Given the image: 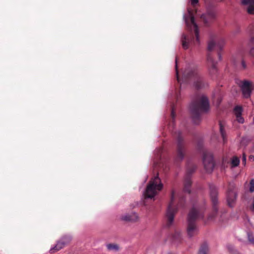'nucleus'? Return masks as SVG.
I'll return each mask as SVG.
<instances>
[{
	"mask_svg": "<svg viewBox=\"0 0 254 254\" xmlns=\"http://www.w3.org/2000/svg\"><path fill=\"white\" fill-rule=\"evenodd\" d=\"M188 11V16L184 15V19L189 34L188 35L183 34L181 38L182 46L185 50L188 49L191 44H199V31L197 25L194 21L192 12L189 9Z\"/></svg>",
	"mask_w": 254,
	"mask_h": 254,
	"instance_id": "nucleus-1",
	"label": "nucleus"
},
{
	"mask_svg": "<svg viewBox=\"0 0 254 254\" xmlns=\"http://www.w3.org/2000/svg\"><path fill=\"white\" fill-rule=\"evenodd\" d=\"M184 198L182 193L177 192L172 190L171 193V201L168 206L166 211V226L170 227L174 222L175 213L179 207H183L184 205Z\"/></svg>",
	"mask_w": 254,
	"mask_h": 254,
	"instance_id": "nucleus-2",
	"label": "nucleus"
},
{
	"mask_svg": "<svg viewBox=\"0 0 254 254\" xmlns=\"http://www.w3.org/2000/svg\"><path fill=\"white\" fill-rule=\"evenodd\" d=\"M209 104L207 98L203 95L198 96L190 106L192 121L195 124H198L201 121L202 112L209 110Z\"/></svg>",
	"mask_w": 254,
	"mask_h": 254,
	"instance_id": "nucleus-3",
	"label": "nucleus"
},
{
	"mask_svg": "<svg viewBox=\"0 0 254 254\" xmlns=\"http://www.w3.org/2000/svg\"><path fill=\"white\" fill-rule=\"evenodd\" d=\"M183 78L186 81L187 80L192 82L193 86L197 89L204 86L203 80L198 73L196 66L193 64L187 65L182 71Z\"/></svg>",
	"mask_w": 254,
	"mask_h": 254,
	"instance_id": "nucleus-4",
	"label": "nucleus"
},
{
	"mask_svg": "<svg viewBox=\"0 0 254 254\" xmlns=\"http://www.w3.org/2000/svg\"><path fill=\"white\" fill-rule=\"evenodd\" d=\"M203 217V215L200 208L197 205H193L188 216L187 233L189 238H191L197 234L198 228L196 224V220Z\"/></svg>",
	"mask_w": 254,
	"mask_h": 254,
	"instance_id": "nucleus-5",
	"label": "nucleus"
},
{
	"mask_svg": "<svg viewBox=\"0 0 254 254\" xmlns=\"http://www.w3.org/2000/svg\"><path fill=\"white\" fill-rule=\"evenodd\" d=\"M163 188V184L158 175L155 176L147 185L143 195L145 198H152Z\"/></svg>",
	"mask_w": 254,
	"mask_h": 254,
	"instance_id": "nucleus-6",
	"label": "nucleus"
},
{
	"mask_svg": "<svg viewBox=\"0 0 254 254\" xmlns=\"http://www.w3.org/2000/svg\"><path fill=\"white\" fill-rule=\"evenodd\" d=\"M215 46V42L213 39L209 41L207 46V50L209 53L207 56V62L209 73L212 77L215 76L217 73V63L213 60L212 56L210 53L214 50Z\"/></svg>",
	"mask_w": 254,
	"mask_h": 254,
	"instance_id": "nucleus-7",
	"label": "nucleus"
},
{
	"mask_svg": "<svg viewBox=\"0 0 254 254\" xmlns=\"http://www.w3.org/2000/svg\"><path fill=\"white\" fill-rule=\"evenodd\" d=\"M209 189L210 196L213 206V212L208 216V220L211 221L213 220L215 218L218 211V208L217 206L218 203L217 199L218 190L217 188L213 185H210Z\"/></svg>",
	"mask_w": 254,
	"mask_h": 254,
	"instance_id": "nucleus-8",
	"label": "nucleus"
},
{
	"mask_svg": "<svg viewBox=\"0 0 254 254\" xmlns=\"http://www.w3.org/2000/svg\"><path fill=\"white\" fill-rule=\"evenodd\" d=\"M177 140V154L175 157V161H181L183 160L186 153V148L185 144L181 136L180 131H178L176 134Z\"/></svg>",
	"mask_w": 254,
	"mask_h": 254,
	"instance_id": "nucleus-9",
	"label": "nucleus"
},
{
	"mask_svg": "<svg viewBox=\"0 0 254 254\" xmlns=\"http://www.w3.org/2000/svg\"><path fill=\"white\" fill-rule=\"evenodd\" d=\"M203 163L206 171L208 173H211L214 166L213 156L211 153L207 151L203 153Z\"/></svg>",
	"mask_w": 254,
	"mask_h": 254,
	"instance_id": "nucleus-10",
	"label": "nucleus"
},
{
	"mask_svg": "<svg viewBox=\"0 0 254 254\" xmlns=\"http://www.w3.org/2000/svg\"><path fill=\"white\" fill-rule=\"evenodd\" d=\"M237 196V193L235 190V186L234 183H230L227 193V201L228 205L232 207L234 206Z\"/></svg>",
	"mask_w": 254,
	"mask_h": 254,
	"instance_id": "nucleus-11",
	"label": "nucleus"
},
{
	"mask_svg": "<svg viewBox=\"0 0 254 254\" xmlns=\"http://www.w3.org/2000/svg\"><path fill=\"white\" fill-rule=\"evenodd\" d=\"M239 85L242 90L243 97L245 98L250 97L253 88L252 82L248 80L241 81L239 83Z\"/></svg>",
	"mask_w": 254,
	"mask_h": 254,
	"instance_id": "nucleus-12",
	"label": "nucleus"
},
{
	"mask_svg": "<svg viewBox=\"0 0 254 254\" xmlns=\"http://www.w3.org/2000/svg\"><path fill=\"white\" fill-rule=\"evenodd\" d=\"M195 169L196 167L194 165H191L187 169L184 182V191L188 193H190V187L191 184L190 175L195 170Z\"/></svg>",
	"mask_w": 254,
	"mask_h": 254,
	"instance_id": "nucleus-13",
	"label": "nucleus"
},
{
	"mask_svg": "<svg viewBox=\"0 0 254 254\" xmlns=\"http://www.w3.org/2000/svg\"><path fill=\"white\" fill-rule=\"evenodd\" d=\"M216 12L214 10H210L201 16V19L205 24H208L215 19Z\"/></svg>",
	"mask_w": 254,
	"mask_h": 254,
	"instance_id": "nucleus-14",
	"label": "nucleus"
},
{
	"mask_svg": "<svg viewBox=\"0 0 254 254\" xmlns=\"http://www.w3.org/2000/svg\"><path fill=\"white\" fill-rule=\"evenodd\" d=\"M122 219L126 221L136 222L139 220V217L137 213L132 212L122 216Z\"/></svg>",
	"mask_w": 254,
	"mask_h": 254,
	"instance_id": "nucleus-15",
	"label": "nucleus"
},
{
	"mask_svg": "<svg viewBox=\"0 0 254 254\" xmlns=\"http://www.w3.org/2000/svg\"><path fill=\"white\" fill-rule=\"evenodd\" d=\"M242 3L248 5L247 11L250 14H254V0H243Z\"/></svg>",
	"mask_w": 254,
	"mask_h": 254,
	"instance_id": "nucleus-16",
	"label": "nucleus"
},
{
	"mask_svg": "<svg viewBox=\"0 0 254 254\" xmlns=\"http://www.w3.org/2000/svg\"><path fill=\"white\" fill-rule=\"evenodd\" d=\"M242 108L240 106H236L234 108V113L236 117L237 121L240 124L244 122V119L242 117Z\"/></svg>",
	"mask_w": 254,
	"mask_h": 254,
	"instance_id": "nucleus-17",
	"label": "nucleus"
},
{
	"mask_svg": "<svg viewBox=\"0 0 254 254\" xmlns=\"http://www.w3.org/2000/svg\"><path fill=\"white\" fill-rule=\"evenodd\" d=\"M65 246V245L64 244V243L61 239L60 240L58 241V242L55 246L51 248V249L50 250V252L51 253H55V252L58 251L62 249Z\"/></svg>",
	"mask_w": 254,
	"mask_h": 254,
	"instance_id": "nucleus-18",
	"label": "nucleus"
},
{
	"mask_svg": "<svg viewBox=\"0 0 254 254\" xmlns=\"http://www.w3.org/2000/svg\"><path fill=\"white\" fill-rule=\"evenodd\" d=\"M208 246L207 244H203L200 247L199 254H208Z\"/></svg>",
	"mask_w": 254,
	"mask_h": 254,
	"instance_id": "nucleus-19",
	"label": "nucleus"
},
{
	"mask_svg": "<svg viewBox=\"0 0 254 254\" xmlns=\"http://www.w3.org/2000/svg\"><path fill=\"white\" fill-rule=\"evenodd\" d=\"M107 248L109 251H118L119 250V247L118 245L115 244H107Z\"/></svg>",
	"mask_w": 254,
	"mask_h": 254,
	"instance_id": "nucleus-20",
	"label": "nucleus"
},
{
	"mask_svg": "<svg viewBox=\"0 0 254 254\" xmlns=\"http://www.w3.org/2000/svg\"><path fill=\"white\" fill-rule=\"evenodd\" d=\"M71 240L72 237L69 235H65L61 238V240L64 243L65 245L69 244Z\"/></svg>",
	"mask_w": 254,
	"mask_h": 254,
	"instance_id": "nucleus-21",
	"label": "nucleus"
},
{
	"mask_svg": "<svg viewBox=\"0 0 254 254\" xmlns=\"http://www.w3.org/2000/svg\"><path fill=\"white\" fill-rule=\"evenodd\" d=\"M219 129H220V133L221 134V136L223 140V142H224V143H225L226 141V133L225 132V131L224 130L223 127L221 122L219 123Z\"/></svg>",
	"mask_w": 254,
	"mask_h": 254,
	"instance_id": "nucleus-22",
	"label": "nucleus"
},
{
	"mask_svg": "<svg viewBox=\"0 0 254 254\" xmlns=\"http://www.w3.org/2000/svg\"><path fill=\"white\" fill-rule=\"evenodd\" d=\"M239 163L240 160L238 157L234 156L232 158L231 160V165L233 167L238 166L239 165Z\"/></svg>",
	"mask_w": 254,
	"mask_h": 254,
	"instance_id": "nucleus-23",
	"label": "nucleus"
},
{
	"mask_svg": "<svg viewBox=\"0 0 254 254\" xmlns=\"http://www.w3.org/2000/svg\"><path fill=\"white\" fill-rule=\"evenodd\" d=\"M249 190L251 192L254 191V179H252L250 182Z\"/></svg>",
	"mask_w": 254,
	"mask_h": 254,
	"instance_id": "nucleus-24",
	"label": "nucleus"
},
{
	"mask_svg": "<svg viewBox=\"0 0 254 254\" xmlns=\"http://www.w3.org/2000/svg\"><path fill=\"white\" fill-rule=\"evenodd\" d=\"M175 68H176V76H177V80H178V82H179L181 84L180 79V78L179 77V75H178V66H177V58H176Z\"/></svg>",
	"mask_w": 254,
	"mask_h": 254,
	"instance_id": "nucleus-25",
	"label": "nucleus"
},
{
	"mask_svg": "<svg viewBox=\"0 0 254 254\" xmlns=\"http://www.w3.org/2000/svg\"><path fill=\"white\" fill-rule=\"evenodd\" d=\"M249 241L252 244H254V237L250 233L248 234Z\"/></svg>",
	"mask_w": 254,
	"mask_h": 254,
	"instance_id": "nucleus-26",
	"label": "nucleus"
},
{
	"mask_svg": "<svg viewBox=\"0 0 254 254\" xmlns=\"http://www.w3.org/2000/svg\"><path fill=\"white\" fill-rule=\"evenodd\" d=\"M162 148H158L156 150L155 153L157 154V157H160L159 154L161 153V152H162Z\"/></svg>",
	"mask_w": 254,
	"mask_h": 254,
	"instance_id": "nucleus-27",
	"label": "nucleus"
},
{
	"mask_svg": "<svg viewBox=\"0 0 254 254\" xmlns=\"http://www.w3.org/2000/svg\"><path fill=\"white\" fill-rule=\"evenodd\" d=\"M190 2L191 4L193 6H195V5L197 4V3L198 2V0H190Z\"/></svg>",
	"mask_w": 254,
	"mask_h": 254,
	"instance_id": "nucleus-28",
	"label": "nucleus"
},
{
	"mask_svg": "<svg viewBox=\"0 0 254 254\" xmlns=\"http://www.w3.org/2000/svg\"><path fill=\"white\" fill-rule=\"evenodd\" d=\"M171 117L172 118V122H173L175 118V112L173 108L172 109Z\"/></svg>",
	"mask_w": 254,
	"mask_h": 254,
	"instance_id": "nucleus-29",
	"label": "nucleus"
},
{
	"mask_svg": "<svg viewBox=\"0 0 254 254\" xmlns=\"http://www.w3.org/2000/svg\"><path fill=\"white\" fill-rule=\"evenodd\" d=\"M215 98H217V105H218L220 104V103L221 101V99L220 97H219V96H218V97H217V96H216V97H215V95H214V97H213L214 99H215Z\"/></svg>",
	"mask_w": 254,
	"mask_h": 254,
	"instance_id": "nucleus-30",
	"label": "nucleus"
},
{
	"mask_svg": "<svg viewBox=\"0 0 254 254\" xmlns=\"http://www.w3.org/2000/svg\"><path fill=\"white\" fill-rule=\"evenodd\" d=\"M250 209L254 211V198H253V199L252 204V205L250 206Z\"/></svg>",
	"mask_w": 254,
	"mask_h": 254,
	"instance_id": "nucleus-31",
	"label": "nucleus"
},
{
	"mask_svg": "<svg viewBox=\"0 0 254 254\" xmlns=\"http://www.w3.org/2000/svg\"><path fill=\"white\" fill-rule=\"evenodd\" d=\"M240 30L239 28H237L236 30L233 31L232 32L233 34H236L237 33H238L240 32Z\"/></svg>",
	"mask_w": 254,
	"mask_h": 254,
	"instance_id": "nucleus-32",
	"label": "nucleus"
},
{
	"mask_svg": "<svg viewBox=\"0 0 254 254\" xmlns=\"http://www.w3.org/2000/svg\"><path fill=\"white\" fill-rule=\"evenodd\" d=\"M251 55L254 58V48H252L250 51Z\"/></svg>",
	"mask_w": 254,
	"mask_h": 254,
	"instance_id": "nucleus-33",
	"label": "nucleus"
},
{
	"mask_svg": "<svg viewBox=\"0 0 254 254\" xmlns=\"http://www.w3.org/2000/svg\"><path fill=\"white\" fill-rule=\"evenodd\" d=\"M242 162L244 164H245L246 163V156L245 155L243 157Z\"/></svg>",
	"mask_w": 254,
	"mask_h": 254,
	"instance_id": "nucleus-34",
	"label": "nucleus"
},
{
	"mask_svg": "<svg viewBox=\"0 0 254 254\" xmlns=\"http://www.w3.org/2000/svg\"><path fill=\"white\" fill-rule=\"evenodd\" d=\"M242 65L243 68H244V69L246 68L247 67L246 64L244 61H242Z\"/></svg>",
	"mask_w": 254,
	"mask_h": 254,
	"instance_id": "nucleus-35",
	"label": "nucleus"
},
{
	"mask_svg": "<svg viewBox=\"0 0 254 254\" xmlns=\"http://www.w3.org/2000/svg\"><path fill=\"white\" fill-rule=\"evenodd\" d=\"M250 159H251V160H254V156L251 155L250 156Z\"/></svg>",
	"mask_w": 254,
	"mask_h": 254,
	"instance_id": "nucleus-36",
	"label": "nucleus"
},
{
	"mask_svg": "<svg viewBox=\"0 0 254 254\" xmlns=\"http://www.w3.org/2000/svg\"><path fill=\"white\" fill-rule=\"evenodd\" d=\"M218 56H219V60H220L221 57V56H220V55L219 54H218Z\"/></svg>",
	"mask_w": 254,
	"mask_h": 254,
	"instance_id": "nucleus-37",
	"label": "nucleus"
},
{
	"mask_svg": "<svg viewBox=\"0 0 254 254\" xmlns=\"http://www.w3.org/2000/svg\"><path fill=\"white\" fill-rule=\"evenodd\" d=\"M177 234H178L179 236H180V233H177Z\"/></svg>",
	"mask_w": 254,
	"mask_h": 254,
	"instance_id": "nucleus-38",
	"label": "nucleus"
},
{
	"mask_svg": "<svg viewBox=\"0 0 254 254\" xmlns=\"http://www.w3.org/2000/svg\"><path fill=\"white\" fill-rule=\"evenodd\" d=\"M253 123L254 124V118H253Z\"/></svg>",
	"mask_w": 254,
	"mask_h": 254,
	"instance_id": "nucleus-39",
	"label": "nucleus"
}]
</instances>
